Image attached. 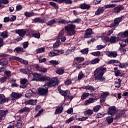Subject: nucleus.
<instances>
[{
    "label": "nucleus",
    "instance_id": "obj_43",
    "mask_svg": "<svg viewBox=\"0 0 128 128\" xmlns=\"http://www.w3.org/2000/svg\"><path fill=\"white\" fill-rule=\"evenodd\" d=\"M0 36H2L3 38H8V32L5 31L0 33Z\"/></svg>",
    "mask_w": 128,
    "mask_h": 128
},
{
    "label": "nucleus",
    "instance_id": "obj_10",
    "mask_svg": "<svg viewBox=\"0 0 128 128\" xmlns=\"http://www.w3.org/2000/svg\"><path fill=\"white\" fill-rule=\"evenodd\" d=\"M124 10V6L122 5H118L112 10V12L114 14H120L122 10Z\"/></svg>",
    "mask_w": 128,
    "mask_h": 128
},
{
    "label": "nucleus",
    "instance_id": "obj_4",
    "mask_svg": "<svg viewBox=\"0 0 128 128\" xmlns=\"http://www.w3.org/2000/svg\"><path fill=\"white\" fill-rule=\"evenodd\" d=\"M65 30H67L68 36H74L76 34V25L68 24L65 27Z\"/></svg>",
    "mask_w": 128,
    "mask_h": 128
},
{
    "label": "nucleus",
    "instance_id": "obj_42",
    "mask_svg": "<svg viewBox=\"0 0 128 128\" xmlns=\"http://www.w3.org/2000/svg\"><path fill=\"white\" fill-rule=\"evenodd\" d=\"M50 6H53L54 8L56 10H58V5L57 4H56L54 2H49Z\"/></svg>",
    "mask_w": 128,
    "mask_h": 128
},
{
    "label": "nucleus",
    "instance_id": "obj_32",
    "mask_svg": "<svg viewBox=\"0 0 128 128\" xmlns=\"http://www.w3.org/2000/svg\"><path fill=\"white\" fill-rule=\"evenodd\" d=\"M124 114V110H120L118 114L116 115V117L114 118V120H118L119 118H120Z\"/></svg>",
    "mask_w": 128,
    "mask_h": 128
},
{
    "label": "nucleus",
    "instance_id": "obj_8",
    "mask_svg": "<svg viewBox=\"0 0 128 128\" xmlns=\"http://www.w3.org/2000/svg\"><path fill=\"white\" fill-rule=\"evenodd\" d=\"M124 16H122L120 17L117 18L114 20V22L110 24V28H114V26H116L119 24L124 20Z\"/></svg>",
    "mask_w": 128,
    "mask_h": 128
},
{
    "label": "nucleus",
    "instance_id": "obj_16",
    "mask_svg": "<svg viewBox=\"0 0 128 128\" xmlns=\"http://www.w3.org/2000/svg\"><path fill=\"white\" fill-rule=\"evenodd\" d=\"M22 94H18L16 92H12L11 94V98H12V100H14L16 98L18 99L22 98Z\"/></svg>",
    "mask_w": 128,
    "mask_h": 128
},
{
    "label": "nucleus",
    "instance_id": "obj_61",
    "mask_svg": "<svg viewBox=\"0 0 128 128\" xmlns=\"http://www.w3.org/2000/svg\"><path fill=\"white\" fill-rule=\"evenodd\" d=\"M117 38V41L118 42V40H122V38H124L122 36V32H120L118 34Z\"/></svg>",
    "mask_w": 128,
    "mask_h": 128
},
{
    "label": "nucleus",
    "instance_id": "obj_53",
    "mask_svg": "<svg viewBox=\"0 0 128 128\" xmlns=\"http://www.w3.org/2000/svg\"><path fill=\"white\" fill-rule=\"evenodd\" d=\"M101 108L102 106H100V105H97L94 107L93 110L96 112H98V110H100V108Z\"/></svg>",
    "mask_w": 128,
    "mask_h": 128
},
{
    "label": "nucleus",
    "instance_id": "obj_13",
    "mask_svg": "<svg viewBox=\"0 0 128 128\" xmlns=\"http://www.w3.org/2000/svg\"><path fill=\"white\" fill-rule=\"evenodd\" d=\"M36 100H26L24 102V104L26 106L30 105V106H36Z\"/></svg>",
    "mask_w": 128,
    "mask_h": 128
},
{
    "label": "nucleus",
    "instance_id": "obj_56",
    "mask_svg": "<svg viewBox=\"0 0 128 128\" xmlns=\"http://www.w3.org/2000/svg\"><path fill=\"white\" fill-rule=\"evenodd\" d=\"M6 80H8V78H6V76L2 77L0 78V82H2V84H4V82H6Z\"/></svg>",
    "mask_w": 128,
    "mask_h": 128
},
{
    "label": "nucleus",
    "instance_id": "obj_24",
    "mask_svg": "<svg viewBox=\"0 0 128 128\" xmlns=\"http://www.w3.org/2000/svg\"><path fill=\"white\" fill-rule=\"evenodd\" d=\"M95 100H96V98H89V99L86 100L84 102V104L85 106H88V104H92V102H94Z\"/></svg>",
    "mask_w": 128,
    "mask_h": 128
},
{
    "label": "nucleus",
    "instance_id": "obj_50",
    "mask_svg": "<svg viewBox=\"0 0 128 128\" xmlns=\"http://www.w3.org/2000/svg\"><path fill=\"white\" fill-rule=\"evenodd\" d=\"M80 52L83 54H88V48H86L80 50Z\"/></svg>",
    "mask_w": 128,
    "mask_h": 128
},
{
    "label": "nucleus",
    "instance_id": "obj_17",
    "mask_svg": "<svg viewBox=\"0 0 128 128\" xmlns=\"http://www.w3.org/2000/svg\"><path fill=\"white\" fill-rule=\"evenodd\" d=\"M32 76L34 78L32 79V80H36V82H40L42 76L40 74L38 73H33Z\"/></svg>",
    "mask_w": 128,
    "mask_h": 128
},
{
    "label": "nucleus",
    "instance_id": "obj_12",
    "mask_svg": "<svg viewBox=\"0 0 128 128\" xmlns=\"http://www.w3.org/2000/svg\"><path fill=\"white\" fill-rule=\"evenodd\" d=\"M106 54L109 56V58H116L118 56V53L116 52H110L106 51Z\"/></svg>",
    "mask_w": 128,
    "mask_h": 128
},
{
    "label": "nucleus",
    "instance_id": "obj_9",
    "mask_svg": "<svg viewBox=\"0 0 128 128\" xmlns=\"http://www.w3.org/2000/svg\"><path fill=\"white\" fill-rule=\"evenodd\" d=\"M10 62H12V60H18V62H20L21 64H28V61L22 60L18 57L14 56L10 58Z\"/></svg>",
    "mask_w": 128,
    "mask_h": 128
},
{
    "label": "nucleus",
    "instance_id": "obj_25",
    "mask_svg": "<svg viewBox=\"0 0 128 128\" xmlns=\"http://www.w3.org/2000/svg\"><path fill=\"white\" fill-rule=\"evenodd\" d=\"M60 54V50H54L52 52H50L48 54L50 56H58Z\"/></svg>",
    "mask_w": 128,
    "mask_h": 128
},
{
    "label": "nucleus",
    "instance_id": "obj_19",
    "mask_svg": "<svg viewBox=\"0 0 128 128\" xmlns=\"http://www.w3.org/2000/svg\"><path fill=\"white\" fill-rule=\"evenodd\" d=\"M6 114H8V111L6 110H1L0 112V122L5 118Z\"/></svg>",
    "mask_w": 128,
    "mask_h": 128
},
{
    "label": "nucleus",
    "instance_id": "obj_52",
    "mask_svg": "<svg viewBox=\"0 0 128 128\" xmlns=\"http://www.w3.org/2000/svg\"><path fill=\"white\" fill-rule=\"evenodd\" d=\"M88 96H90L89 93L84 92L83 94H82L81 100H85V98H88Z\"/></svg>",
    "mask_w": 128,
    "mask_h": 128
},
{
    "label": "nucleus",
    "instance_id": "obj_64",
    "mask_svg": "<svg viewBox=\"0 0 128 128\" xmlns=\"http://www.w3.org/2000/svg\"><path fill=\"white\" fill-rule=\"evenodd\" d=\"M123 38H126L128 36V31H125L124 32H122Z\"/></svg>",
    "mask_w": 128,
    "mask_h": 128
},
{
    "label": "nucleus",
    "instance_id": "obj_55",
    "mask_svg": "<svg viewBox=\"0 0 128 128\" xmlns=\"http://www.w3.org/2000/svg\"><path fill=\"white\" fill-rule=\"evenodd\" d=\"M50 64L53 66H56V64H58V62L54 60H52L50 61Z\"/></svg>",
    "mask_w": 128,
    "mask_h": 128
},
{
    "label": "nucleus",
    "instance_id": "obj_60",
    "mask_svg": "<svg viewBox=\"0 0 128 128\" xmlns=\"http://www.w3.org/2000/svg\"><path fill=\"white\" fill-rule=\"evenodd\" d=\"M88 118V117H82L81 118H77L76 120H78L79 122H84V120H86Z\"/></svg>",
    "mask_w": 128,
    "mask_h": 128
},
{
    "label": "nucleus",
    "instance_id": "obj_1",
    "mask_svg": "<svg viewBox=\"0 0 128 128\" xmlns=\"http://www.w3.org/2000/svg\"><path fill=\"white\" fill-rule=\"evenodd\" d=\"M40 82H47V83L45 84L44 86L45 88L46 86H48V88H52V86H58V84H60V81L56 78H50L46 76H41Z\"/></svg>",
    "mask_w": 128,
    "mask_h": 128
},
{
    "label": "nucleus",
    "instance_id": "obj_23",
    "mask_svg": "<svg viewBox=\"0 0 128 128\" xmlns=\"http://www.w3.org/2000/svg\"><path fill=\"white\" fill-rule=\"evenodd\" d=\"M64 110V107L62 106H58L56 107V110L55 111V114H62V110Z\"/></svg>",
    "mask_w": 128,
    "mask_h": 128
},
{
    "label": "nucleus",
    "instance_id": "obj_37",
    "mask_svg": "<svg viewBox=\"0 0 128 128\" xmlns=\"http://www.w3.org/2000/svg\"><path fill=\"white\" fill-rule=\"evenodd\" d=\"M22 121L21 118H20L17 121V124H16V126L18 128H22Z\"/></svg>",
    "mask_w": 128,
    "mask_h": 128
},
{
    "label": "nucleus",
    "instance_id": "obj_28",
    "mask_svg": "<svg viewBox=\"0 0 128 128\" xmlns=\"http://www.w3.org/2000/svg\"><path fill=\"white\" fill-rule=\"evenodd\" d=\"M34 94V92H33L32 90H29L28 91V92H27L26 94H25V96L26 98H31V96H32V94Z\"/></svg>",
    "mask_w": 128,
    "mask_h": 128
},
{
    "label": "nucleus",
    "instance_id": "obj_18",
    "mask_svg": "<svg viewBox=\"0 0 128 128\" xmlns=\"http://www.w3.org/2000/svg\"><path fill=\"white\" fill-rule=\"evenodd\" d=\"M73 98L72 96V95L70 94V92L68 90H66L64 92V99L65 100H72Z\"/></svg>",
    "mask_w": 128,
    "mask_h": 128
},
{
    "label": "nucleus",
    "instance_id": "obj_20",
    "mask_svg": "<svg viewBox=\"0 0 128 128\" xmlns=\"http://www.w3.org/2000/svg\"><path fill=\"white\" fill-rule=\"evenodd\" d=\"M80 8H81L82 10H90V5L84 3L80 5Z\"/></svg>",
    "mask_w": 128,
    "mask_h": 128
},
{
    "label": "nucleus",
    "instance_id": "obj_49",
    "mask_svg": "<svg viewBox=\"0 0 128 128\" xmlns=\"http://www.w3.org/2000/svg\"><path fill=\"white\" fill-rule=\"evenodd\" d=\"M56 24V20H54V19L50 20L46 24L47 26H52V24Z\"/></svg>",
    "mask_w": 128,
    "mask_h": 128
},
{
    "label": "nucleus",
    "instance_id": "obj_44",
    "mask_svg": "<svg viewBox=\"0 0 128 128\" xmlns=\"http://www.w3.org/2000/svg\"><path fill=\"white\" fill-rule=\"evenodd\" d=\"M56 74H64V69H62L60 68L58 69V70H56Z\"/></svg>",
    "mask_w": 128,
    "mask_h": 128
},
{
    "label": "nucleus",
    "instance_id": "obj_7",
    "mask_svg": "<svg viewBox=\"0 0 128 128\" xmlns=\"http://www.w3.org/2000/svg\"><path fill=\"white\" fill-rule=\"evenodd\" d=\"M6 54H2L0 55V66H6L8 64V61L6 58H6Z\"/></svg>",
    "mask_w": 128,
    "mask_h": 128
},
{
    "label": "nucleus",
    "instance_id": "obj_41",
    "mask_svg": "<svg viewBox=\"0 0 128 128\" xmlns=\"http://www.w3.org/2000/svg\"><path fill=\"white\" fill-rule=\"evenodd\" d=\"M110 96V92H104L101 94V98H106V96Z\"/></svg>",
    "mask_w": 128,
    "mask_h": 128
},
{
    "label": "nucleus",
    "instance_id": "obj_57",
    "mask_svg": "<svg viewBox=\"0 0 128 128\" xmlns=\"http://www.w3.org/2000/svg\"><path fill=\"white\" fill-rule=\"evenodd\" d=\"M42 112H44V109H42L40 110H39L38 113H37L35 115L34 118H38V116H40V114H42Z\"/></svg>",
    "mask_w": 128,
    "mask_h": 128
},
{
    "label": "nucleus",
    "instance_id": "obj_6",
    "mask_svg": "<svg viewBox=\"0 0 128 128\" xmlns=\"http://www.w3.org/2000/svg\"><path fill=\"white\" fill-rule=\"evenodd\" d=\"M44 88H39L38 90V94L39 96H46L48 92V87H45Z\"/></svg>",
    "mask_w": 128,
    "mask_h": 128
},
{
    "label": "nucleus",
    "instance_id": "obj_62",
    "mask_svg": "<svg viewBox=\"0 0 128 128\" xmlns=\"http://www.w3.org/2000/svg\"><path fill=\"white\" fill-rule=\"evenodd\" d=\"M92 114H93L92 110L90 109L87 110L85 112V114H88V116H90Z\"/></svg>",
    "mask_w": 128,
    "mask_h": 128
},
{
    "label": "nucleus",
    "instance_id": "obj_35",
    "mask_svg": "<svg viewBox=\"0 0 128 128\" xmlns=\"http://www.w3.org/2000/svg\"><path fill=\"white\" fill-rule=\"evenodd\" d=\"M24 16L26 18H30V16H34V14L32 12H24Z\"/></svg>",
    "mask_w": 128,
    "mask_h": 128
},
{
    "label": "nucleus",
    "instance_id": "obj_48",
    "mask_svg": "<svg viewBox=\"0 0 128 128\" xmlns=\"http://www.w3.org/2000/svg\"><path fill=\"white\" fill-rule=\"evenodd\" d=\"M90 54L94 56H100V52L97 51L96 52H92L90 53Z\"/></svg>",
    "mask_w": 128,
    "mask_h": 128
},
{
    "label": "nucleus",
    "instance_id": "obj_2",
    "mask_svg": "<svg viewBox=\"0 0 128 128\" xmlns=\"http://www.w3.org/2000/svg\"><path fill=\"white\" fill-rule=\"evenodd\" d=\"M106 72V68L104 66H100L96 68L94 72V76L96 80L100 82H104L106 78L104 77V74Z\"/></svg>",
    "mask_w": 128,
    "mask_h": 128
},
{
    "label": "nucleus",
    "instance_id": "obj_30",
    "mask_svg": "<svg viewBox=\"0 0 128 128\" xmlns=\"http://www.w3.org/2000/svg\"><path fill=\"white\" fill-rule=\"evenodd\" d=\"M120 84H122V80H120V78H118L115 82V88H120Z\"/></svg>",
    "mask_w": 128,
    "mask_h": 128
},
{
    "label": "nucleus",
    "instance_id": "obj_40",
    "mask_svg": "<svg viewBox=\"0 0 128 128\" xmlns=\"http://www.w3.org/2000/svg\"><path fill=\"white\" fill-rule=\"evenodd\" d=\"M106 120L109 124H110L114 122V118L110 117V116H108L106 118Z\"/></svg>",
    "mask_w": 128,
    "mask_h": 128
},
{
    "label": "nucleus",
    "instance_id": "obj_39",
    "mask_svg": "<svg viewBox=\"0 0 128 128\" xmlns=\"http://www.w3.org/2000/svg\"><path fill=\"white\" fill-rule=\"evenodd\" d=\"M114 70L115 76H120V70H118V68H116V67L114 68Z\"/></svg>",
    "mask_w": 128,
    "mask_h": 128
},
{
    "label": "nucleus",
    "instance_id": "obj_33",
    "mask_svg": "<svg viewBox=\"0 0 128 128\" xmlns=\"http://www.w3.org/2000/svg\"><path fill=\"white\" fill-rule=\"evenodd\" d=\"M6 102V96L3 94H0V104H2Z\"/></svg>",
    "mask_w": 128,
    "mask_h": 128
},
{
    "label": "nucleus",
    "instance_id": "obj_3",
    "mask_svg": "<svg viewBox=\"0 0 128 128\" xmlns=\"http://www.w3.org/2000/svg\"><path fill=\"white\" fill-rule=\"evenodd\" d=\"M60 40H61L62 42H64V30L60 31L59 32L58 38L56 40V42L53 45L54 48H56L58 46H60Z\"/></svg>",
    "mask_w": 128,
    "mask_h": 128
},
{
    "label": "nucleus",
    "instance_id": "obj_34",
    "mask_svg": "<svg viewBox=\"0 0 128 128\" xmlns=\"http://www.w3.org/2000/svg\"><path fill=\"white\" fill-rule=\"evenodd\" d=\"M118 42L116 36H112L110 38V42L111 44H116Z\"/></svg>",
    "mask_w": 128,
    "mask_h": 128
},
{
    "label": "nucleus",
    "instance_id": "obj_31",
    "mask_svg": "<svg viewBox=\"0 0 128 128\" xmlns=\"http://www.w3.org/2000/svg\"><path fill=\"white\" fill-rule=\"evenodd\" d=\"M30 112V108L28 107H25L22 108L18 111L19 114H22V112Z\"/></svg>",
    "mask_w": 128,
    "mask_h": 128
},
{
    "label": "nucleus",
    "instance_id": "obj_22",
    "mask_svg": "<svg viewBox=\"0 0 128 128\" xmlns=\"http://www.w3.org/2000/svg\"><path fill=\"white\" fill-rule=\"evenodd\" d=\"M83 90H90V92H94L96 90V88L92 86L88 85L86 86H84L82 87Z\"/></svg>",
    "mask_w": 128,
    "mask_h": 128
},
{
    "label": "nucleus",
    "instance_id": "obj_63",
    "mask_svg": "<svg viewBox=\"0 0 128 128\" xmlns=\"http://www.w3.org/2000/svg\"><path fill=\"white\" fill-rule=\"evenodd\" d=\"M65 84L67 86H70V84H72V80L70 79H68L65 81Z\"/></svg>",
    "mask_w": 128,
    "mask_h": 128
},
{
    "label": "nucleus",
    "instance_id": "obj_46",
    "mask_svg": "<svg viewBox=\"0 0 128 128\" xmlns=\"http://www.w3.org/2000/svg\"><path fill=\"white\" fill-rule=\"evenodd\" d=\"M10 71H8L6 70L4 72V74H5V78H10V76L12 74H10Z\"/></svg>",
    "mask_w": 128,
    "mask_h": 128
},
{
    "label": "nucleus",
    "instance_id": "obj_21",
    "mask_svg": "<svg viewBox=\"0 0 128 128\" xmlns=\"http://www.w3.org/2000/svg\"><path fill=\"white\" fill-rule=\"evenodd\" d=\"M84 57H76L75 58L74 62H75L76 64H78L84 62Z\"/></svg>",
    "mask_w": 128,
    "mask_h": 128
},
{
    "label": "nucleus",
    "instance_id": "obj_14",
    "mask_svg": "<svg viewBox=\"0 0 128 128\" xmlns=\"http://www.w3.org/2000/svg\"><path fill=\"white\" fill-rule=\"evenodd\" d=\"M20 82L21 84H22V86H20V88H26V86H28L26 82H28V80L26 78H24L20 80Z\"/></svg>",
    "mask_w": 128,
    "mask_h": 128
},
{
    "label": "nucleus",
    "instance_id": "obj_11",
    "mask_svg": "<svg viewBox=\"0 0 128 128\" xmlns=\"http://www.w3.org/2000/svg\"><path fill=\"white\" fill-rule=\"evenodd\" d=\"M116 114V106H112L110 107L109 110L108 111V114H110L112 116H114Z\"/></svg>",
    "mask_w": 128,
    "mask_h": 128
},
{
    "label": "nucleus",
    "instance_id": "obj_15",
    "mask_svg": "<svg viewBox=\"0 0 128 128\" xmlns=\"http://www.w3.org/2000/svg\"><path fill=\"white\" fill-rule=\"evenodd\" d=\"M92 34V30L90 28L87 29L85 31V34H84V38H90V36Z\"/></svg>",
    "mask_w": 128,
    "mask_h": 128
},
{
    "label": "nucleus",
    "instance_id": "obj_27",
    "mask_svg": "<svg viewBox=\"0 0 128 128\" xmlns=\"http://www.w3.org/2000/svg\"><path fill=\"white\" fill-rule=\"evenodd\" d=\"M104 12V8L102 7L98 9L95 12V14L96 16H99V14H102Z\"/></svg>",
    "mask_w": 128,
    "mask_h": 128
},
{
    "label": "nucleus",
    "instance_id": "obj_58",
    "mask_svg": "<svg viewBox=\"0 0 128 128\" xmlns=\"http://www.w3.org/2000/svg\"><path fill=\"white\" fill-rule=\"evenodd\" d=\"M84 74H82V72H80L78 75V80H82V78H84Z\"/></svg>",
    "mask_w": 128,
    "mask_h": 128
},
{
    "label": "nucleus",
    "instance_id": "obj_5",
    "mask_svg": "<svg viewBox=\"0 0 128 128\" xmlns=\"http://www.w3.org/2000/svg\"><path fill=\"white\" fill-rule=\"evenodd\" d=\"M16 33L18 34L20 36V38H17L16 40L17 42H20V40H22V38L26 36V31L24 29L17 30H16Z\"/></svg>",
    "mask_w": 128,
    "mask_h": 128
},
{
    "label": "nucleus",
    "instance_id": "obj_51",
    "mask_svg": "<svg viewBox=\"0 0 128 128\" xmlns=\"http://www.w3.org/2000/svg\"><path fill=\"white\" fill-rule=\"evenodd\" d=\"M82 22V19H80V18H78L72 21L71 23L72 24H80V22Z\"/></svg>",
    "mask_w": 128,
    "mask_h": 128
},
{
    "label": "nucleus",
    "instance_id": "obj_26",
    "mask_svg": "<svg viewBox=\"0 0 128 128\" xmlns=\"http://www.w3.org/2000/svg\"><path fill=\"white\" fill-rule=\"evenodd\" d=\"M20 72H22L23 74H30L32 73V71H30L28 68H22L20 70Z\"/></svg>",
    "mask_w": 128,
    "mask_h": 128
},
{
    "label": "nucleus",
    "instance_id": "obj_47",
    "mask_svg": "<svg viewBox=\"0 0 128 128\" xmlns=\"http://www.w3.org/2000/svg\"><path fill=\"white\" fill-rule=\"evenodd\" d=\"M116 4H110L104 6L105 8H116Z\"/></svg>",
    "mask_w": 128,
    "mask_h": 128
},
{
    "label": "nucleus",
    "instance_id": "obj_38",
    "mask_svg": "<svg viewBox=\"0 0 128 128\" xmlns=\"http://www.w3.org/2000/svg\"><path fill=\"white\" fill-rule=\"evenodd\" d=\"M46 49L44 48H41L36 50V54H42V52H44Z\"/></svg>",
    "mask_w": 128,
    "mask_h": 128
},
{
    "label": "nucleus",
    "instance_id": "obj_54",
    "mask_svg": "<svg viewBox=\"0 0 128 128\" xmlns=\"http://www.w3.org/2000/svg\"><path fill=\"white\" fill-rule=\"evenodd\" d=\"M120 48H124L126 46V41L124 40L120 41Z\"/></svg>",
    "mask_w": 128,
    "mask_h": 128
},
{
    "label": "nucleus",
    "instance_id": "obj_29",
    "mask_svg": "<svg viewBox=\"0 0 128 128\" xmlns=\"http://www.w3.org/2000/svg\"><path fill=\"white\" fill-rule=\"evenodd\" d=\"M33 22L35 23L39 22L40 24H44V20L40 18H36L33 20Z\"/></svg>",
    "mask_w": 128,
    "mask_h": 128
},
{
    "label": "nucleus",
    "instance_id": "obj_45",
    "mask_svg": "<svg viewBox=\"0 0 128 128\" xmlns=\"http://www.w3.org/2000/svg\"><path fill=\"white\" fill-rule=\"evenodd\" d=\"M100 58H96L91 61L92 64H98L100 62Z\"/></svg>",
    "mask_w": 128,
    "mask_h": 128
},
{
    "label": "nucleus",
    "instance_id": "obj_36",
    "mask_svg": "<svg viewBox=\"0 0 128 128\" xmlns=\"http://www.w3.org/2000/svg\"><path fill=\"white\" fill-rule=\"evenodd\" d=\"M102 40L105 44L106 42H110V38L106 36L102 38Z\"/></svg>",
    "mask_w": 128,
    "mask_h": 128
},
{
    "label": "nucleus",
    "instance_id": "obj_59",
    "mask_svg": "<svg viewBox=\"0 0 128 128\" xmlns=\"http://www.w3.org/2000/svg\"><path fill=\"white\" fill-rule=\"evenodd\" d=\"M109 64H120V61L116 60H110L108 62Z\"/></svg>",
    "mask_w": 128,
    "mask_h": 128
}]
</instances>
